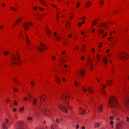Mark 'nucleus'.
<instances>
[{"label":"nucleus","instance_id":"39448f33","mask_svg":"<svg viewBox=\"0 0 129 129\" xmlns=\"http://www.w3.org/2000/svg\"><path fill=\"white\" fill-rule=\"evenodd\" d=\"M58 106L62 112H66L67 114L68 113L67 108L66 107L61 105H59Z\"/></svg>","mask_w":129,"mask_h":129},{"label":"nucleus","instance_id":"a18cd8bd","mask_svg":"<svg viewBox=\"0 0 129 129\" xmlns=\"http://www.w3.org/2000/svg\"><path fill=\"white\" fill-rule=\"evenodd\" d=\"M9 54V53L7 51H5L4 53V54L5 55H7Z\"/></svg>","mask_w":129,"mask_h":129},{"label":"nucleus","instance_id":"6e6552de","mask_svg":"<svg viewBox=\"0 0 129 129\" xmlns=\"http://www.w3.org/2000/svg\"><path fill=\"white\" fill-rule=\"evenodd\" d=\"M123 123V121H120L116 124V127L117 129H122L121 125Z\"/></svg>","mask_w":129,"mask_h":129},{"label":"nucleus","instance_id":"9b49d317","mask_svg":"<svg viewBox=\"0 0 129 129\" xmlns=\"http://www.w3.org/2000/svg\"><path fill=\"white\" fill-rule=\"evenodd\" d=\"M128 96L125 98L124 100L125 104L127 105H129V95L127 96Z\"/></svg>","mask_w":129,"mask_h":129},{"label":"nucleus","instance_id":"412c9836","mask_svg":"<svg viewBox=\"0 0 129 129\" xmlns=\"http://www.w3.org/2000/svg\"><path fill=\"white\" fill-rule=\"evenodd\" d=\"M37 49L39 51L41 52L44 51L45 50V49L44 48L40 46L39 47L37 48Z\"/></svg>","mask_w":129,"mask_h":129},{"label":"nucleus","instance_id":"5701e85b","mask_svg":"<svg viewBox=\"0 0 129 129\" xmlns=\"http://www.w3.org/2000/svg\"><path fill=\"white\" fill-rule=\"evenodd\" d=\"M10 9L11 10L13 11L14 12L17 11L18 10V8H15L13 7H12L11 6L10 7Z\"/></svg>","mask_w":129,"mask_h":129},{"label":"nucleus","instance_id":"4c0bfd02","mask_svg":"<svg viewBox=\"0 0 129 129\" xmlns=\"http://www.w3.org/2000/svg\"><path fill=\"white\" fill-rule=\"evenodd\" d=\"M103 23H101V24H98V27L99 28H100L101 27H103Z\"/></svg>","mask_w":129,"mask_h":129},{"label":"nucleus","instance_id":"58836bf2","mask_svg":"<svg viewBox=\"0 0 129 129\" xmlns=\"http://www.w3.org/2000/svg\"><path fill=\"white\" fill-rule=\"evenodd\" d=\"M100 56L99 54H97L96 56V57L98 58L97 60L98 61H99V60Z\"/></svg>","mask_w":129,"mask_h":129},{"label":"nucleus","instance_id":"ddd939ff","mask_svg":"<svg viewBox=\"0 0 129 129\" xmlns=\"http://www.w3.org/2000/svg\"><path fill=\"white\" fill-rule=\"evenodd\" d=\"M25 35L26 37V44L28 46H30V45L31 44L29 40L28 39V36L26 34H25Z\"/></svg>","mask_w":129,"mask_h":129},{"label":"nucleus","instance_id":"72a5a7b5","mask_svg":"<svg viewBox=\"0 0 129 129\" xmlns=\"http://www.w3.org/2000/svg\"><path fill=\"white\" fill-rule=\"evenodd\" d=\"M96 23V20H94L92 22V26H94L95 24Z\"/></svg>","mask_w":129,"mask_h":129},{"label":"nucleus","instance_id":"e433bc0d","mask_svg":"<svg viewBox=\"0 0 129 129\" xmlns=\"http://www.w3.org/2000/svg\"><path fill=\"white\" fill-rule=\"evenodd\" d=\"M27 120L29 121H30L31 122H32L33 120V119L31 117H29L27 118Z\"/></svg>","mask_w":129,"mask_h":129},{"label":"nucleus","instance_id":"680f3d73","mask_svg":"<svg viewBox=\"0 0 129 129\" xmlns=\"http://www.w3.org/2000/svg\"><path fill=\"white\" fill-rule=\"evenodd\" d=\"M39 10L41 11L42 12L43 11V9L42 8L39 7Z\"/></svg>","mask_w":129,"mask_h":129},{"label":"nucleus","instance_id":"de8ad7c7","mask_svg":"<svg viewBox=\"0 0 129 129\" xmlns=\"http://www.w3.org/2000/svg\"><path fill=\"white\" fill-rule=\"evenodd\" d=\"M24 107H22V108H21L19 109V111L21 112H22L24 110Z\"/></svg>","mask_w":129,"mask_h":129},{"label":"nucleus","instance_id":"6ab92c4d","mask_svg":"<svg viewBox=\"0 0 129 129\" xmlns=\"http://www.w3.org/2000/svg\"><path fill=\"white\" fill-rule=\"evenodd\" d=\"M56 82L58 83L60 82L61 80L57 76H56L55 77Z\"/></svg>","mask_w":129,"mask_h":129},{"label":"nucleus","instance_id":"79ce46f5","mask_svg":"<svg viewBox=\"0 0 129 129\" xmlns=\"http://www.w3.org/2000/svg\"><path fill=\"white\" fill-rule=\"evenodd\" d=\"M102 93L103 95H105L106 94V92L105 91V90L103 89L102 91Z\"/></svg>","mask_w":129,"mask_h":129},{"label":"nucleus","instance_id":"a211bd4d","mask_svg":"<svg viewBox=\"0 0 129 129\" xmlns=\"http://www.w3.org/2000/svg\"><path fill=\"white\" fill-rule=\"evenodd\" d=\"M113 81L111 80H108L106 84L108 85H112L113 84Z\"/></svg>","mask_w":129,"mask_h":129},{"label":"nucleus","instance_id":"37998d69","mask_svg":"<svg viewBox=\"0 0 129 129\" xmlns=\"http://www.w3.org/2000/svg\"><path fill=\"white\" fill-rule=\"evenodd\" d=\"M74 15V14L73 13H72L70 14V17L71 19L73 18Z\"/></svg>","mask_w":129,"mask_h":129},{"label":"nucleus","instance_id":"423d86ee","mask_svg":"<svg viewBox=\"0 0 129 129\" xmlns=\"http://www.w3.org/2000/svg\"><path fill=\"white\" fill-rule=\"evenodd\" d=\"M67 61V59L66 58H64V56H62L60 58L59 60V65H61L63 63H65Z\"/></svg>","mask_w":129,"mask_h":129},{"label":"nucleus","instance_id":"bb28decb","mask_svg":"<svg viewBox=\"0 0 129 129\" xmlns=\"http://www.w3.org/2000/svg\"><path fill=\"white\" fill-rule=\"evenodd\" d=\"M100 124L99 123H95L94 127L95 128L98 127L100 126Z\"/></svg>","mask_w":129,"mask_h":129},{"label":"nucleus","instance_id":"f704fd0d","mask_svg":"<svg viewBox=\"0 0 129 129\" xmlns=\"http://www.w3.org/2000/svg\"><path fill=\"white\" fill-rule=\"evenodd\" d=\"M37 102V100L35 99L34 100L33 102V105L34 106H35L36 105V104Z\"/></svg>","mask_w":129,"mask_h":129},{"label":"nucleus","instance_id":"cd10ccee","mask_svg":"<svg viewBox=\"0 0 129 129\" xmlns=\"http://www.w3.org/2000/svg\"><path fill=\"white\" fill-rule=\"evenodd\" d=\"M91 5V3L90 2H88L85 4V6L86 8H89Z\"/></svg>","mask_w":129,"mask_h":129},{"label":"nucleus","instance_id":"dca6fc26","mask_svg":"<svg viewBox=\"0 0 129 129\" xmlns=\"http://www.w3.org/2000/svg\"><path fill=\"white\" fill-rule=\"evenodd\" d=\"M88 92L90 93L91 95L93 94V90L90 87H88Z\"/></svg>","mask_w":129,"mask_h":129},{"label":"nucleus","instance_id":"5fc2aeb1","mask_svg":"<svg viewBox=\"0 0 129 129\" xmlns=\"http://www.w3.org/2000/svg\"><path fill=\"white\" fill-rule=\"evenodd\" d=\"M6 5L4 3H3L2 5V7H5V6Z\"/></svg>","mask_w":129,"mask_h":129},{"label":"nucleus","instance_id":"774afa93","mask_svg":"<svg viewBox=\"0 0 129 129\" xmlns=\"http://www.w3.org/2000/svg\"><path fill=\"white\" fill-rule=\"evenodd\" d=\"M79 127V125H77L76 127V129H78Z\"/></svg>","mask_w":129,"mask_h":129},{"label":"nucleus","instance_id":"7ed1b4c3","mask_svg":"<svg viewBox=\"0 0 129 129\" xmlns=\"http://www.w3.org/2000/svg\"><path fill=\"white\" fill-rule=\"evenodd\" d=\"M117 57L118 59L124 60L127 59L129 57L128 54L126 52H120L117 54Z\"/></svg>","mask_w":129,"mask_h":129},{"label":"nucleus","instance_id":"0eeeda50","mask_svg":"<svg viewBox=\"0 0 129 129\" xmlns=\"http://www.w3.org/2000/svg\"><path fill=\"white\" fill-rule=\"evenodd\" d=\"M32 24L31 23H25L23 25V27L24 29L25 30H27L29 29L30 26H32Z\"/></svg>","mask_w":129,"mask_h":129},{"label":"nucleus","instance_id":"c85d7f7f","mask_svg":"<svg viewBox=\"0 0 129 129\" xmlns=\"http://www.w3.org/2000/svg\"><path fill=\"white\" fill-rule=\"evenodd\" d=\"M68 42V39H65L64 41L63 44L64 45H66L67 44V43Z\"/></svg>","mask_w":129,"mask_h":129},{"label":"nucleus","instance_id":"338daca9","mask_svg":"<svg viewBox=\"0 0 129 129\" xmlns=\"http://www.w3.org/2000/svg\"><path fill=\"white\" fill-rule=\"evenodd\" d=\"M84 56H81V60H84Z\"/></svg>","mask_w":129,"mask_h":129},{"label":"nucleus","instance_id":"a878e982","mask_svg":"<svg viewBox=\"0 0 129 129\" xmlns=\"http://www.w3.org/2000/svg\"><path fill=\"white\" fill-rule=\"evenodd\" d=\"M2 127L3 129H8L7 125L5 123H3L2 125Z\"/></svg>","mask_w":129,"mask_h":129},{"label":"nucleus","instance_id":"2eb2a0df","mask_svg":"<svg viewBox=\"0 0 129 129\" xmlns=\"http://www.w3.org/2000/svg\"><path fill=\"white\" fill-rule=\"evenodd\" d=\"M66 27L68 29H69L71 27V22L69 21H68L66 25Z\"/></svg>","mask_w":129,"mask_h":129},{"label":"nucleus","instance_id":"603ef678","mask_svg":"<svg viewBox=\"0 0 129 129\" xmlns=\"http://www.w3.org/2000/svg\"><path fill=\"white\" fill-rule=\"evenodd\" d=\"M17 129H24V128L23 127H17Z\"/></svg>","mask_w":129,"mask_h":129},{"label":"nucleus","instance_id":"2f4dec72","mask_svg":"<svg viewBox=\"0 0 129 129\" xmlns=\"http://www.w3.org/2000/svg\"><path fill=\"white\" fill-rule=\"evenodd\" d=\"M98 31L101 34H102L104 33V30L102 29H99Z\"/></svg>","mask_w":129,"mask_h":129},{"label":"nucleus","instance_id":"052dcab7","mask_svg":"<svg viewBox=\"0 0 129 129\" xmlns=\"http://www.w3.org/2000/svg\"><path fill=\"white\" fill-rule=\"evenodd\" d=\"M68 37L69 38H72L73 37V36L72 35V34H71L68 36Z\"/></svg>","mask_w":129,"mask_h":129},{"label":"nucleus","instance_id":"473e14b6","mask_svg":"<svg viewBox=\"0 0 129 129\" xmlns=\"http://www.w3.org/2000/svg\"><path fill=\"white\" fill-rule=\"evenodd\" d=\"M13 80L17 84H19V82L17 80L16 78H13Z\"/></svg>","mask_w":129,"mask_h":129},{"label":"nucleus","instance_id":"f257e3e1","mask_svg":"<svg viewBox=\"0 0 129 129\" xmlns=\"http://www.w3.org/2000/svg\"><path fill=\"white\" fill-rule=\"evenodd\" d=\"M108 105L111 107L117 108V109L124 113V109L118 103L117 99L115 96H112L110 97Z\"/></svg>","mask_w":129,"mask_h":129},{"label":"nucleus","instance_id":"20e7f679","mask_svg":"<svg viewBox=\"0 0 129 129\" xmlns=\"http://www.w3.org/2000/svg\"><path fill=\"white\" fill-rule=\"evenodd\" d=\"M70 97V95L66 94H63L61 96V99L65 102V104L68 107V105L69 106L68 104V102L69 100Z\"/></svg>","mask_w":129,"mask_h":129},{"label":"nucleus","instance_id":"13d9d810","mask_svg":"<svg viewBox=\"0 0 129 129\" xmlns=\"http://www.w3.org/2000/svg\"><path fill=\"white\" fill-rule=\"evenodd\" d=\"M77 5H78L77 6H76V7L78 8L79 7V6L80 5V3H76Z\"/></svg>","mask_w":129,"mask_h":129},{"label":"nucleus","instance_id":"4d7b16f0","mask_svg":"<svg viewBox=\"0 0 129 129\" xmlns=\"http://www.w3.org/2000/svg\"><path fill=\"white\" fill-rule=\"evenodd\" d=\"M34 81H32L31 82V84L33 85V86H34L35 85V84L34 83Z\"/></svg>","mask_w":129,"mask_h":129},{"label":"nucleus","instance_id":"c9c22d12","mask_svg":"<svg viewBox=\"0 0 129 129\" xmlns=\"http://www.w3.org/2000/svg\"><path fill=\"white\" fill-rule=\"evenodd\" d=\"M108 24L107 23H103V27H105L106 28H107V25Z\"/></svg>","mask_w":129,"mask_h":129},{"label":"nucleus","instance_id":"c03bdc74","mask_svg":"<svg viewBox=\"0 0 129 129\" xmlns=\"http://www.w3.org/2000/svg\"><path fill=\"white\" fill-rule=\"evenodd\" d=\"M40 45L41 46L44 47H46V45H45V44H44L43 43H41Z\"/></svg>","mask_w":129,"mask_h":129},{"label":"nucleus","instance_id":"b1692460","mask_svg":"<svg viewBox=\"0 0 129 129\" xmlns=\"http://www.w3.org/2000/svg\"><path fill=\"white\" fill-rule=\"evenodd\" d=\"M110 71L112 74H114L115 73L114 71V68L113 66H112L111 67V68L110 69Z\"/></svg>","mask_w":129,"mask_h":129},{"label":"nucleus","instance_id":"f03ea898","mask_svg":"<svg viewBox=\"0 0 129 129\" xmlns=\"http://www.w3.org/2000/svg\"><path fill=\"white\" fill-rule=\"evenodd\" d=\"M18 62L19 65L21 64L22 62L21 61L20 56L17 53L14 54L13 56V58L11 62L12 65H15Z\"/></svg>","mask_w":129,"mask_h":129},{"label":"nucleus","instance_id":"aec40b11","mask_svg":"<svg viewBox=\"0 0 129 129\" xmlns=\"http://www.w3.org/2000/svg\"><path fill=\"white\" fill-rule=\"evenodd\" d=\"M23 123L21 122H18L17 124V127H23Z\"/></svg>","mask_w":129,"mask_h":129},{"label":"nucleus","instance_id":"a19ab883","mask_svg":"<svg viewBox=\"0 0 129 129\" xmlns=\"http://www.w3.org/2000/svg\"><path fill=\"white\" fill-rule=\"evenodd\" d=\"M20 18H18L16 21L15 23L17 24L19 23V22L20 21Z\"/></svg>","mask_w":129,"mask_h":129},{"label":"nucleus","instance_id":"69168bd1","mask_svg":"<svg viewBox=\"0 0 129 129\" xmlns=\"http://www.w3.org/2000/svg\"><path fill=\"white\" fill-rule=\"evenodd\" d=\"M114 118V117L113 116H111L110 117V119L111 120H113Z\"/></svg>","mask_w":129,"mask_h":129},{"label":"nucleus","instance_id":"bf43d9fd","mask_svg":"<svg viewBox=\"0 0 129 129\" xmlns=\"http://www.w3.org/2000/svg\"><path fill=\"white\" fill-rule=\"evenodd\" d=\"M55 55H54L52 58V60H55Z\"/></svg>","mask_w":129,"mask_h":129},{"label":"nucleus","instance_id":"7c9ffc66","mask_svg":"<svg viewBox=\"0 0 129 129\" xmlns=\"http://www.w3.org/2000/svg\"><path fill=\"white\" fill-rule=\"evenodd\" d=\"M103 61L105 64H106L107 61V58L105 57H104L103 59Z\"/></svg>","mask_w":129,"mask_h":129},{"label":"nucleus","instance_id":"8fccbe9b","mask_svg":"<svg viewBox=\"0 0 129 129\" xmlns=\"http://www.w3.org/2000/svg\"><path fill=\"white\" fill-rule=\"evenodd\" d=\"M92 62H93V59L91 60V61H90V66L92 67L93 66V65L92 63Z\"/></svg>","mask_w":129,"mask_h":129},{"label":"nucleus","instance_id":"4be33fe9","mask_svg":"<svg viewBox=\"0 0 129 129\" xmlns=\"http://www.w3.org/2000/svg\"><path fill=\"white\" fill-rule=\"evenodd\" d=\"M46 99V96L45 95H43L40 98V102H41L42 101H43L45 100Z\"/></svg>","mask_w":129,"mask_h":129},{"label":"nucleus","instance_id":"0e129e2a","mask_svg":"<svg viewBox=\"0 0 129 129\" xmlns=\"http://www.w3.org/2000/svg\"><path fill=\"white\" fill-rule=\"evenodd\" d=\"M13 90L15 92H16L18 90V89L16 88H15L13 89Z\"/></svg>","mask_w":129,"mask_h":129},{"label":"nucleus","instance_id":"393cba45","mask_svg":"<svg viewBox=\"0 0 129 129\" xmlns=\"http://www.w3.org/2000/svg\"><path fill=\"white\" fill-rule=\"evenodd\" d=\"M104 2L102 0H101L99 2V5L100 7H102L104 4Z\"/></svg>","mask_w":129,"mask_h":129},{"label":"nucleus","instance_id":"1a4fd4ad","mask_svg":"<svg viewBox=\"0 0 129 129\" xmlns=\"http://www.w3.org/2000/svg\"><path fill=\"white\" fill-rule=\"evenodd\" d=\"M45 31L47 36L50 37H51V32L50 29H49L47 28L45 29Z\"/></svg>","mask_w":129,"mask_h":129},{"label":"nucleus","instance_id":"e2e57ef3","mask_svg":"<svg viewBox=\"0 0 129 129\" xmlns=\"http://www.w3.org/2000/svg\"><path fill=\"white\" fill-rule=\"evenodd\" d=\"M60 13H59L58 12H57V13L56 14V17H57V20L58 19V14H59Z\"/></svg>","mask_w":129,"mask_h":129},{"label":"nucleus","instance_id":"ea45409f","mask_svg":"<svg viewBox=\"0 0 129 129\" xmlns=\"http://www.w3.org/2000/svg\"><path fill=\"white\" fill-rule=\"evenodd\" d=\"M126 120L127 123H129V117L128 116L126 117Z\"/></svg>","mask_w":129,"mask_h":129},{"label":"nucleus","instance_id":"864d4df0","mask_svg":"<svg viewBox=\"0 0 129 129\" xmlns=\"http://www.w3.org/2000/svg\"><path fill=\"white\" fill-rule=\"evenodd\" d=\"M110 124L111 125H113L114 124V122L113 121H111L110 122Z\"/></svg>","mask_w":129,"mask_h":129},{"label":"nucleus","instance_id":"4468645a","mask_svg":"<svg viewBox=\"0 0 129 129\" xmlns=\"http://www.w3.org/2000/svg\"><path fill=\"white\" fill-rule=\"evenodd\" d=\"M46 114H47V112H48V110L45 107L44 108L41 107L40 108Z\"/></svg>","mask_w":129,"mask_h":129},{"label":"nucleus","instance_id":"9d476101","mask_svg":"<svg viewBox=\"0 0 129 129\" xmlns=\"http://www.w3.org/2000/svg\"><path fill=\"white\" fill-rule=\"evenodd\" d=\"M79 112L80 113H79V114H81L83 115L85 114L86 112V111L84 109H82V108L81 107L79 108Z\"/></svg>","mask_w":129,"mask_h":129},{"label":"nucleus","instance_id":"c756f323","mask_svg":"<svg viewBox=\"0 0 129 129\" xmlns=\"http://www.w3.org/2000/svg\"><path fill=\"white\" fill-rule=\"evenodd\" d=\"M86 48V46L85 45H83L82 47L81 50L82 51H84Z\"/></svg>","mask_w":129,"mask_h":129},{"label":"nucleus","instance_id":"49530a36","mask_svg":"<svg viewBox=\"0 0 129 129\" xmlns=\"http://www.w3.org/2000/svg\"><path fill=\"white\" fill-rule=\"evenodd\" d=\"M40 2L42 3L43 5L46 6V3H45L42 0H40Z\"/></svg>","mask_w":129,"mask_h":129},{"label":"nucleus","instance_id":"f3484780","mask_svg":"<svg viewBox=\"0 0 129 129\" xmlns=\"http://www.w3.org/2000/svg\"><path fill=\"white\" fill-rule=\"evenodd\" d=\"M103 106L102 105H99L98 106V111L100 112H102L103 111Z\"/></svg>","mask_w":129,"mask_h":129},{"label":"nucleus","instance_id":"f8f14e48","mask_svg":"<svg viewBox=\"0 0 129 129\" xmlns=\"http://www.w3.org/2000/svg\"><path fill=\"white\" fill-rule=\"evenodd\" d=\"M78 74L81 76H83L85 73V70H84L80 71V72L78 71Z\"/></svg>","mask_w":129,"mask_h":129},{"label":"nucleus","instance_id":"09e8293b","mask_svg":"<svg viewBox=\"0 0 129 129\" xmlns=\"http://www.w3.org/2000/svg\"><path fill=\"white\" fill-rule=\"evenodd\" d=\"M82 89L83 90L84 92H86L87 91L86 89L84 87H83Z\"/></svg>","mask_w":129,"mask_h":129},{"label":"nucleus","instance_id":"6e6d98bb","mask_svg":"<svg viewBox=\"0 0 129 129\" xmlns=\"http://www.w3.org/2000/svg\"><path fill=\"white\" fill-rule=\"evenodd\" d=\"M14 105H17L18 104V103L17 102H16L15 101H14Z\"/></svg>","mask_w":129,"mask_h":129},{"label":"nucleus","instance_id":"3c124183","mask_svg":"<svg viewBox=\"0 0 129 129\" xmlns=\"http://www.w3.org/2000/svg\"><path fill=\"white\" fill-rule=\"evenodd\" d=\"M99 48H101V46L103 45V44L102 43H101V42H100L99 43Z\"/></svg>","mask_w":129,"mask_h":129}]
</instances>
